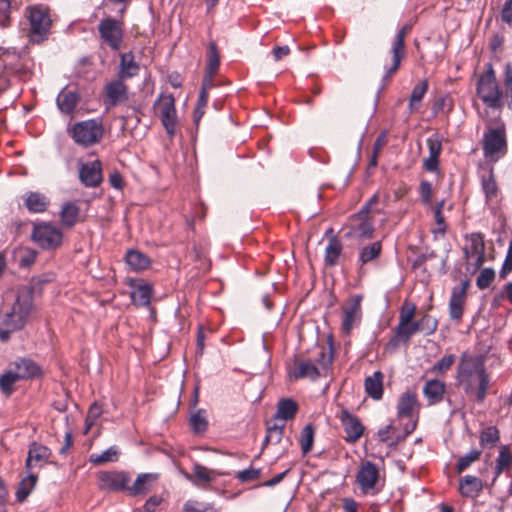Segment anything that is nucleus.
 Masks as SVG:
<instances>
[{
    "instance_id": "ddd939ff",
    "label": "nucleus",
    "mask_w": 512,
    "mask_h": 512,
    "mask_svg": "<svg viewBox=\"0 0 512 512\" xmlns=\"http://www.w3.org/2000/svg\"><path fill=\"white\" fill-rule=\"evenodd\" d=\"M361 301L362 297L360 295H355L351 297L342 308L343 316L341 328L346 334H349L361 321Z\"/></svg>"
},
{
    "instance_id": "c03bdc74",
    "label": "nucleus",
    "mask_w": 512,
    "mask_h": 512,
    "mask_svg": "<svg viewBox=\"0 0 512 512\" xmlns=\"http://www.w3.org/2000/svg\"><path fill=\"white\" fill-rule=\"evenodd\" d=\"M284 427L285 423H282L280 425L277 423H274L273 425L268 424L267 434L263 442V448L266 447L268 444H278L283 437Z\"/></svg>"
},
{
    "instance_id": "4c0bfd02",
    "label": "nucleus",
    "mask_w": 512,
    "mask_h": 512,
    "mask_svg": "<svg viewBox=\"0 0 512 512\" xmlns=\"http://www.w3.org/2000/svg\"><path fill=\"white\" fill-rule=\"evenodd\" d=\"M118 457L119 449L116 446H111L100 454H91L89 461L95 465H100L108 462H116Z\"/></svg>"
},
{
    "instance_id": "0eeeda50",
    "label": "nucleus",
    "mask_w": 512,
    "mask_h": 512,
    "mask_svg": "<svg viewBox=\"0 0 512 512\" xmlns=\"http://www.w3.org/2000/svg\"><path fill=\"white\" fill-rule=\"evenodd\" d=\"M154 110L156 115L160 117L168 135L173 137L177 126L175 99L173 95L161 93L154 103Z\"/></svg>"
},
{
    "instance_id": "a878e982",
    "label": "nucleus",
    "mask_w": 512,
    "mask_h": 512,
    "mask_svg": "<svg viewBox=\"0 0 512 512\" xmlns=\"http://www.w3.org/2000/svg\"><path fill=\"white\" fill-rule=\"evenodd\" d=\"M445 393V384L439 380H429L423 387V394L429 405L439 403Z\"/></svg>"
},
{
    "instance_id": "2eb2a0df",
    "label": "nucleus",
    "mask_w": 512,
    "mask_h": 512,
    "mask_svg": "<svg viewBox=\"0 0 512 512\" xmlns=\"http://www.w3.org/2000/svg\"><path fill=\"white\" fill-rule=\"evenodd\" d=\"M338 417L346 434L345 440L349 443L359 440L364 432V426L360 420L347 409H343Z\"/></svg>"
},
{
    "instance_id": "a19ab883",
    "label": "nucleus",
    "mask_w": 512,
    "mask_h": 512,
    "mask_svg": "<svg viewBox=\"0 0 512 512\" xmlns=\"http://www.w3.org/2000/svg\"><path fill=\"white\" fill-rule=\"evenodd\" d=\"M189 422L194 433H204L208 428V420L205 410H197L191 415Z\"/></svg>"
},
{
    "instance_id": "39448f33",
    "label": "nucleus",
    "mask_w": 512,
    "mask_h": 512,
    "mask_svg": "<svg viewBox=\"0 0 512 512\" xmlns=\"http://www.w3.org/2000/svg\"><path fill=\"white\" fill-rule=\"evenodd\" d=\"M477 95L490 108L502 106V92L499 88L495 73L489 65L486 72L481 74L476 84Z\"/></svg>"
},
{
    "instance_id": "e2e57ef3",
    "label": "nucleus",
    "mask_w": 512,
    "mask_h": 512,
    "mask_svg": "<svg viewBox=\"0 0 512 512\" xmlns=\"http://www.w3.org/2000/svg\"><path fill=\"white\" fill-rule=\"evenodd\" d=\"M502 19L508 24H512V0H507L502 9Z\"/></svg>"
},
{
    "instance_id": "4468645a",
    "label": "nucleus",
    "mask_w": 512,
    "mask_h": 512,
    "mask_svg": "<svg viewBox=\"0 0 512 512\" xmlns=\"http://www.w3.org/2000/svg\"><path fill=\"white\" fill-rule=\"evenodd\" d=\"M125 80L117 77V79L111 80L104 86V103L109 106H117L125 103L128 96V87L124 83Z\"/></svg>"
},
{
    "instance_id": "e433bc0d",
    "label": "nucleus",
    "mask_w": 512,
    "mask_h": 512,
    "mask_svg": "<svg viewBox=\"0 0 512 512\" xmlns=\"http://www.w3.org/2000/svg\"><path fill=\"white\" fill-rule=\"evenodd\" d=\"M512 466V453L508 446H502L496 459L495 478Z\"/></svg>"
},
{
    "instance_id": "0e129e2a",
    "label": "nucleus",
    "mask_w": 512,
    "mask_h": 512,
    "mask_svg": "<svg viewBox=\"0 0 512 512\" xmlns=\"http://www.w3.org/2000/svg\"><path fill=\"white\" fill-rule=\"evenodd\" d=\"M290 48L287 45L274 47L272 50V54L274 56L275 61L281 60L283 57L289 55Z\"/></svg>"
},
{
    "instance_id": "864d4df0",
    "label": "nucleus",
    "mask_w": 512,
    "mask_h": 512,
    "mask_svg": "<svg viewBox=\"0 0 512 512\" xmlns=\"http://www.w3.org/2000/svg\"><path fill=\"white\" fill-rule=\"evenodd\" d=\"M102 409L97 403H93L86 416V432L91 429L96 420L101 416Z\"/></svg>"
},
{
    "instance_id": "423d86ee",
    "label": "nucleus",
    "mask_w": 512,
    "mask_h": 512,
    "mask_svg": "<svg viewBox=\"0 0 512 512\" xmlns=\"http://www.w3.org/2000/svg\"><path fill=\"white\" fill-rule=\"evenodd\" d=\"M25 16L29 22V36L33 42L43 41L49 31L51 20L46 8L33 5L26 8Z\"/></svg>"
},
{
    "instance_id": "58836bf2",
    "label": "nucleus",
    "mask_w": 512,
    "mask_h": 512,
    "mask_svg": "<svg viewBox=\"0 0 512 512\" xmlns=\"http://www.w3.org/2000/svg\"><path fill=\"white\" fill-rule=\"evenodd\" d=\"M37 482V476L35 474H28L27 477L22 479L20 485L16 491V499L19 502H23L28 495L31 493Z\"/></svg>"
},
{
    "instance_id": "c9c22d12",
    "label": "nucleus",
    "mask_w": 512,
    "mask_h": 512,
    "mask_svg": "<svg viewBox=\"0 0 512 512\" xmlns=\"http://www.w3.org/2000/svg\"><path fill=\"white\" fill-rule=\"evenodd\" d=\"M152 296V287L148 284L139 285L131 292V299L139 306H149Z\"/></svg>"
},
{
    "instance_id": "393cba45",
    "label": "nucleus",
    "mask_w": 512,
    "mask_h": 512,
    "mask_svg": "<svg viewBox=\"0 0 512 512\" xmlns=\"http://www.w3.org/2000/svg\"><path fill=\"white\" fill-rule=\"evenodd\" d=\"M159 475L157 473H142L139 474L131 486H128V492L131 495H141L150 491L157 480Z\"/></svg>"
},
{
    "instance_id": "3c124183",
    "label": "nucleus",
    "mask_w": 512,
    "mask_h": 512,
    "mask_svg": "<svg viewBox=\"0 0 512 512\" xmlns=\"http://www.w3.org/2000/svg\"><path fill=\"white\" fill-rule=\"evenodd\" d=\"M495 278V272L492 268H484L477 277L476 285L479 289H486Z\"/></svg>"
},
{
    "instance_id": "f03ea898",
    "label": "nucleus",
    "mask_w": 512,
    "mask_h": 512,
    "mask_svg": "<svg viewBox=\"0 0 512 512\" xmlns=\"http://www.w3.org/2000/svg\"><path fill=\"white\" fill-rule=\"evenodd\" d=\"M32 308V296L29 292H23L16 298L10 310L0 318V340L5 342L10 334L21 329Z\"/></svg>"
},
{
    "instance_id": "7ed1b4c3",
    "label": "nucleus",
    "mask_w": 512,
    "mask_h": 512,
    "mask_svg": "<svg viewBox=\"0 0 512 512\" xmlns=\"http://www.w3.org/2000/svg\"><path fill=\"white\" fill-rule=\"evenodd\" d=\"M332 352L322 349L317 358V366L309 360L295 361L294 365L289 369V377L293 380L309 378L316 380L322 374L321 370L326 371L332 363Z\"/></svg>"
},
{
    "instance_id": "79ce46f5",
    "label": "nucleus",
    "mask_w": 512,
    "mask_h": 512,
    "mask_svg": "<svg viewBox=\"0 0 512 512\" xmlns=\"http://www.w3.org/2000/svg\"><path fill=\"white\" fill-rule=\"evenodd\" d=\"M427 90L428 84L427 81L425 80L419 82L417 85L414 86L409 101V108L411 111H416L419 108L420 103L424 95L426 94Z\"/></svg>"
},
{
    "instance_id": "9b49d317",
    "label": "nucleus",
    "mask_w": 512,
    "mask_h": 512,
    "mask_svg": "<svg viewBox=\"0 0 512 512\" xmlns=\"http://www.w3.org/2000/svg\"><path fill=\"white\" fill-rule=\"evenodd\" d=\"M97 479L99 489L109 492L128 490L130 480L127 472L118 470L100 471L97 474Z\"/></svg>"
},
{
    "instance_id": "5701e85b",
    "label": "nucleus",
    "mask_w": 512,
    "mask_h": 512,
    "mask_svg": "<svg viewBox=\"0 0 512 512\" xmlns=\"http://www.w3.org/2000/svg\"><path fill=\"white\" fill-rule=\"evenodd\" d=\"M140 64L135 60L133 52L120 54V63L117 76L123 80L133 78L139 74Z\"/></svg>"
},
{
    "instance_id": "f3484780",
    "label": "nucleus",
    "mask_w": 512,
    "mask_h": 512,
    "mask_svg": "<svg viewBox=\"0 0 512 512\" xmlns=\"http://www.w3.org/2000/svg\"><path fill=\"white\" fill-rule=\"evenodd\" d=\"M378 477L379 471L376 465L370 461H367L363 463L359 468L356 480L361 491L367 494L375 488Z\"/></svg>"
},
{
    "instance_id": "bf43d9fd",
    "label": "nucleus",
    "mask_w": 512,
    "mask_h": 512,
    "mask_svg": "<svg viewBox=\"0 0 512 512\" xmlns=\"http://www.w3.org/2000/svg\"><path fill=\"white\" fill-rule=\"evenodd\" d=\"M512 271V240L509 242V247L507 250V254L501 269V276L505 277L508 273Z\"/></svg>"
},
{
    "instance_id": "9d476101",
    "label": "nucleus",
    "mask_w": 512,
    "mask_h": 512,
    "mask_svg": "<svg viewBox=\"0 0 512 512\" xmlns=\"http://www.w3.org/2000/svg\"><path fill=\"white\" fill-rule=\"evenodd\" d=\"M464 254L468 270L475 272L480 269L485 261V244L480 233H472L468 237V244L464 248Z\"/></svg>"
},
{
    "instance_id": "de8ad7c7",
    "label": "nucleus",
    "mask_w": 512,
    "mask_h": 512,
    "mask_svg": "<svg viewBox=\"0 0 512 512\" xmlns=\"http://www.w3.org/2000/svg\"><path fill=\"white\" fill-rule=\"evenodd\" d=\"M209 48L210 51L207 64V77H209V80H211L219 68L220 58L214 43H210Z\"/></svg>"
},
{
    "instance_id": "c85d7f7f",
    "label": "nucleus",
    "mask_w": 512,
    "mask_h": 512,
    "mask_svg": "<svg viewBox=\"0 0 512 512\" xmlns=\"http://www.w3.org/2000/svg\"><path fill=\"white\" fill-rule=\"evenodd\" d=\"M342 249L343 246L341 241L335 236L330 237L325 248V264L327 266H335L338 263Z\"/></svg>"
},
{
    "instance_id": "603ef678",
    "label": "nucleus",
    "mask_w": 512,
    "mask_h": 512,
    "mask_svg": "<svg viewBox=\"0 0 512 512\" xmlns=\"http://www.w3.org/2000/svg\"><path fill=\"white\" fill-rule=\"evenodd\" d=\"M415 313H416L415 304L405 302L400 311L398 324H406V323L412 322V319H413Z\"/></svg>"
},
{
    "instance_id": "37998d69",
    "label": "nucleus",
    "mask_w": 512,
    "mask_h": 512,
    "mask_svg": "<svg viewBox=\"0 0 512 512\" xmlns=\"http://www.w3.org/2000/svg\"><path fill=\"white\" fill-rule=\"evenodd\" d=\"M482 189L484 191L486 201L488 203L493 202L498 196V187L493 177L492 171L489 172L488 177L482 178Z\"/></svg>"
},
{
    "instance_id": "dca6fc26",
    "label": "nucleus",
    "mask_w": 512,
    "mask_h": 512,
    "mask_svg": "<svg viewBox=\"0 0 512 512\" xmlns=\"http://www.w3.org/2000/svg\"><path fill=\"white\" fill-rule=\"evenodd\" d=\"M192 470V474L187 472H183L182 474L186 480L200 488H206V486L215 481L218 476L222 475L220 472L209 469L199 463H194Z\"/></svg>"
},
{
    "instance_id": "09e8293b",
    "label": "nucleus",
    "mask_w": 512,
    "mask_h": 512,
    "mask_svg": "<svg viewBox=\"0 0 512 512\" xmlns=\"http://www.w3.org/2000/svg\"><path fill=\"white\" fill-rule=\"evenodd\" d=\"M499 440V430L495 426H488L481 431L480 444L485 446L487 444H495Z\"/></svg>"
},
{
    "instance_id": "473e14b6",
    "label": "nucleus",
    "mask_w": 512,
    "mask_h": 512,
    "mask_svg": "<svg viewBox=\"0 0 512 512\" xmlns=\"http://www.w3.org/2000/svg\"><path fill=\"white\" fill-rule=\"evenodd\" d=\"M459 489L463 496L474 497L481 491L482 482L475 476L467 475L460 481Z\"/></svg>"
},
{
    "instance_id": "f704fd0d",
    "label": "nucleus",
    "mask_w": 512,
    "mask_h": 512,
    "mask_svg": "<svg viewBox=\"0 0 512 512\" xmlns=\"http://www.w3.org/2000/svg\"><path fill=\"white\" fill-rule=\"evenodd\" d=\"M25 204L29 211L34 213H41L46 210L48 206V200L43 194L31 192L27 195Z\"/></svg>"
},
{
    "instance_id": "4d7b16f0",
    "label": "nucleus",
    "mask_w": 512,
    "mask_h": 512,
    "mask_svg": "<svg viewBox=\"0 0 512 512\" xmlns=\"http://www.w3.org/2000/svg\"><path fill=\"white\" fill-rule=\"evenodd\" d=\"M259 476H260V469H254V468H249V469L239 471L237 474V478L241 482H248L251 480H255V479L259 478Z\"/></svg>"
},
{
    "instance_id": "5fc2aeb1",
    "label": "nucleus",
    "mask_w": 512,
    "mask_h": 512,
    "mask_svg": "<svg viewBox=\"0 0 512 512\" xmlns=\"http://www.w3.org/2000/svg\"><path fill=\"white\" fill-rule=\"evenodd\" d=\"M455 362L454 355H446L442 357L432 368L433 372L444 373L448 371Z\"/></svg>"
},
{
    "instance_id": "1a4fd4ad",
    "label": "nucleus",
    "mask_w": 512,
    "mask_h": 512,
    "mask_svg": "<svg viewBox=\"0 0 512 512\" xmlns=\"http://www.w3.org/2000/svg\"><path fill=\"white\" fill-rule=\"evenodd\" d=\"M32 239L43 249H55L62 244L63 234L56 226L43 222L34 226Z\"/></svg>"
},
{
    "instance_id": "7c9ffc66",
    "label": "nucleus",
    "mask_w": 512,
    "mask_h": 512,
    "mask_svg": "<svg viewBox=\"0 0 512 512\" xmlns=\"http://www.w3.org/2000/svg\"><path fill=\"white\" fill-rule=\"evenodd\" d=\"M78 95L73 91L62 90L57 97V106L65 114H71L76 108Z\"/></svg>"
},
{
    "instance_id": "72a5a7b5",
    "label": "nucleus",
    "mask_w": 512,
    "mask_h": 512,
    "mask_svg": "<svg viewBox=\"0 0 512 512\" xmlns=\"http://www.w3.org/2000/svg\"><path fill=\"white\" fill-rule=\"evenodd\" d=\"M79 217V207L75 203H66L60 211L61 224L65 227H73Z\"/></svg>"
},
{
    "instance_id": "ea45409f",
    "label": "nucleus",
    "mask_w": 512,
    "mask_h": 512,
    "mask_svg": "<svg viewBox=\"0 0 512 512\" xmlns=\"http://www.w3.org/2000/svg\"><path fill=\"white\" fill-rule=\"evenodd\" d=\"M382 250V245L380 242H373L359 251V261L361 264H366L374 259H376Z\"/></svg>"
},
{
    "instance_id": "13d9d810",
    "label": "nucleus",
    "mask_w": 512,
    "mask_h": 512,
    "mask_svg": "<svg viewBox=\"0 0 512 512\" xmlns=\"http://www.w3.org/2000/svg\"><path fill=\"white\" fill-rule=\"evenodd\" d=\"M10 17V2L0 0V26H6Z\"/></svg>"
},
{
    "instance_id": "a211bd4d",
    "label": "nucleus",
    "mask_w": 512,
    "mask_h": 512,
    "mask_svg": "<svg viewBox=\"0 0 512 512\" xmlns=\"http://www.w3.org/2000/svg\"><path fill=\"white\" fill-rule=\"evenodd\" d=\"M467 287L468 282L465 281L460 286H455L452 289L449 300V315L452 320L460 321L462 319Z\"/></svg>"
},
{
    "instance_id": "cd10ccee",
    "label": "nucleus",
    "mask_w": 512,
    "mask_h": 512,
    "mask_svg": "<svg viewBox=\"0 0 512 512\" xmlns=\"http://www.w3.org/2000/svg\"><path fill=\"white\" fill-rule=\"evenodd\" d=\"M49 456L50 450L47 447L33 443L29 448L26 459V469L31 470L37 464L46 461Z\"/></svg>"
},
{
    "instance_id": "bb28decb",
    "label": "nucleus",
    "mask_w": 512,
    "mask_h": 512,
    "mask_svg": "<svg viewBox=\"0 0 512 512\" xmlns=\"http://www.w3.org/2000/svg\"><path fill=\"white\" fill-rule=\"evenodd\" d=\"M365 391L374 400H380L383 396V374L375 371L373 375L365 379Z\"/></svg>"
},
{
    "instance_id": "c756f323",
    "label": "nucleus",
    "mask_w": 512,
    "mask_h": 512,
    "mask_svg": "<svg viewBox=\"0 0 512 512\" xmlns=\"http://www.w3.org/2000/svg\"><path fill=\"white\" fill-rule=\"evenodd\" d=\"M298 410L297 403L292 399H282L277 405L275 419L286 422L295 417Z\"/></svg>"
},
{
    "instance_id": "774afa93",
    "label": "nucleus",
    "mask_w": 512,
    "mask_h": 512,
    "mask_svg": "<svg viewBox=\"0 0 512 512\" xmlns=\"http://www.w3.org/2000/svg\"><path fill=\"white\" fill-rule=\"evenodd\" d=\"M343 509L345 512H358V503L353 498H344Z\"/></svg>"
},
{
    "instance_id": "f8f14e48",
    "label": "nucleus",
    "mask_w": 512,
    "mask_h": 512,
    "mask_svg": "<svg viewBox=\"0 0 512 512\" xmlns=\"http://www.w3.org/2000/svg\"><path fill=\"white\" fill-rule=\"evenodd\" d=\"M99 33L103 41L112 49L119 50L123 43L121 23L112 18H105L99 23Z\"/></svg>"
},
{
    "instance_id": "69168bd1",
    "label": "nucleus",
    "mask_w": 512,
    "mask_h": 512,
    "mask_svg": "<svg viewBox=\"0 0 512 512\" xmlns=\"http://www.w3.org/2000/svg\"><path fill=\"white\" fill-rule=\"evenodd\" d=\"M161 503V498L158 496L150 497L144 504L145 512H154L156 507Z\"/></svg>"
},
{
    "instance_id": "412c9836",
    "label": "nucleus",
    "mask_w": 512,
    "mask_h": 512,
    "mask_svg": "<svg viewBox=\"0 0 512 512\" xmlns=\"http://www.w3.org/2000/svg\"><path fill=\"white\" fill-rule=\"evenodd\" d=\"M409 30L410 27L408 25L403 26L392 42L391 52L393 54V61L392 66L387 70L386 77L393 74L400 66L401 58L404 54V39Z\"/></svg>"
},
{
    "instance_id": "a18cd8bd",
    "label": "nucleus",
    "mask_w": 512,
    "mask_h": 512,
    "mask_svg": "<svg viewBox=\"0 0 512 512\" xmlns=\"http://www.w3.org/2000/svg\"><path fill=\"white\" fill-rule=\"evenodd\" d=\"M19 380L21 379L16 377V372L9 365L8 370L0 376L1 391L6 395H10L13 391V385Z\"/></svg>"
},
{
    "instance_id": "6e6d98bb",
    "label": "nucleus",
    "mask_w": 512,
    "mask_h": 512,
    "mask_svg": "<svg viewBox=\"0 0 512 512\" xmlns=\"http://www.w3.org/2000/svg\"><path fill=\"white\" fill-rule=\"evenodd\" d=\"M419 193L421 200L424 204H429L432 197V185L428 181H421L419 186Z\"/></svg>"
},
{
    "instance_id": "2f4dec72",
    "label": "nucleus",
    "mask_w": 512,
    "mask_h": 512,
    "mask_svg": "<svg viewBox=\"0 0 512 512\" xmlns=\"http://www.w3.org/2000/svg\"><path fill=\"white\" fill-rule=\"evenodd\" d=\"M127 265L134 271H141L149 267V258L138 250H129L125 257Z\"/></svg>"
},
{
    "instance_id": "6e6552de",
    "label": "nucleus",
    "mask_w": 512,
    "mask_h": 512,
    "mask_svg": "<svg viewBox=\"0 0 512 512\" xmlns=\"http://www.w3.org/2000/svg\"><path fill=\"white\" fill-rule=\"evenodd\" d=\"M484 156L490 161H498L507 152L504 127L489 129L483 136Z\"/></svg>"
},
{
    "instance_id": "052dcab7",
    "label": "nucleus",
    "mask_w": 512,
    "mask_h": 512,
    "mask_svg": "<svg viewBox=\"0 0 512 512\" xmlns=\"http://www.w3.org/2000/svg\"><path fill=\"white\" fill-rule=\"evenodd\" d=\"M427 145L429 149V156H434L439 159L442 150L441 142L437 138H429L427 139Z\"/></svg>"
},
{
    "instance_id": "8fccbe9b",
    "label": "nucleus",
    "mask_w": 512,
    "mask_h": 512,
    "mask_svg": "<svg viewBox=\"0 0 512 512\" xmlns=\"http://www.w3.org/2000/svg\"><path fill=\"white\" fill-rule=\"evenodd\" d=\"M481 452L478 450H471L464 456L460 457L457 463V471L460 473L468 468L473 462L477 461Z\"/></svg>"
},
{
    "instance_id": "4be33fe9",
    "label": "nucleus",
    "mask_w": 512,
    "mask_h": 512,
    "mask_svg": "<svg viewBox=\"0 0 512 512\" xmlns=\"http://www.w3.org/2000/svg\"><path fill=\"white\" fill-rule=\"evenodd\" d=\"M419 403L415 393L406 392L402 394L397 404V415L399 418H410L413 419L419 411Z\"/></svg>"
},
{
    "instance_id": "aec40b11",
    "label": "nucleus",
    "mask_w": 512,
    "mask_h": 512,
    "mask_svg": "<svg viewBox=\"0 0 512 512\" xmlns=\"http://www.w3.org/2000/svg\"><path fill=\"white\" fill-rule=\"evenodd\" d=\"M79 178L86 187L98 186L103 180L101 162L95 160L82 164L79 168Z\"/></svg>"
},
{
    "instance_id": "338daca9",
    "label": "nucleus",
    "mask_w": 512,
    "mask_h": 512,
    "mask_svg": "<svg viewBox=\"0 0 512 512\" xmlns=\"http://www.w3.org/2000/svg\"><path fill=\"white\" fill-rule=\"evenodd\" d=\"M184 510L186 512H215L213 510V507L211 505H208L207 507H205L204 509H199V508H196L195 505H194V502L192 501H187L185 504H184Z\"/></svg>"
},
{
    "instance_id": "49530a36",
    "label": "nucleus",
    "mask_w": 512,
    "mask_h": 512,
    "mask_svg": "<svg viewBox=\"0 0 512 512\" xmlns=\"http://www.w3.org/2000/svg\"><path fill=\"white\" fill-rule=\"evenodd\" d=\"M299 442L303 454H307L312 449L314 442V429L312 425L308 424L302 429Z\"/></svg>"
},
{
    "instance_id": "20e7f679",
    "label": "nucleus",
    "mask_w": 512,
    "mask_h": 512,
    "mask_svg": "<svg viewBox=\"0 0 512 512\" xmlns=\"http://www.w3.org/2000/svg\"><path fill=\"white\" fill-rule=\"evenodd\" d=\"M70 135L75 143L90 147L99 143L104 135V126L100 119H88L75 123Z\"/></svg>"
},
{
    "instance_id": "6ab92c4d",
    "label": "nucleus",
    "mask_w": 512,
    "mask_h": 512,
    "mask_svg": "<svg viewBox=\"0 0 512 512\" xmlns=\"http://www.w3.org/2000/svg\"><path fill=\"white\" fill-rule=\"evenodd\" d=\"M426 322L429 328L428 334L433 333L437 328V322L432 320L429 316H424L420 322H409L406 324H398L396 327V336L399 340L407 342L411 336L420 331L422 324Z\"/></svg>"
},
{
    "instance_id": "f257e3e1",
    "label": "nucleus",
    "mask_w": 512,
    "mask_h": 512,
    "mask_svg": "<svg viewBox=\"0 0 512 512\" xmlns=\"http://www.w3.org/2000/svg\"><path fill=\"white\" fill-rule=\"evenodd\" d=\"M457 381L468 393L477 387L476 398L484 401L489 386V376L481 357L464 353L457 367Z\"/></svg>"
},
{
    "instance_id": "b1692460",
    "label": "nucleus",
    "mask_w": 512,
    "mask_h": 512,
    "mask_svg": "<svg viewBox=\"0 0 512 512\" xmlns=\"http://www.w3.org/2000/svg\"><path fill=\"white\" fill-rule=\"evenodd\" d=\"M21 380L34 378L40 374V367L31 359L20 358L10 364Z\"/></svg>"
},
{
    "instance_id": "680f3d73",
    "label": "nucleus",
    "mask_w": 512,
    "mask_h": 512,
    "mask_svg": "<svg viewBox=\"0 0 512 512\" xmlns=\"http://www.w3.org/2000/svg\"><path fill=\"white\" fill-rule=\"evenodd\" d=\"M373 227L370 223L363 221L357 227V233L361 238L370 239L373 236Z\"/></svg>"
}]
</instances>
